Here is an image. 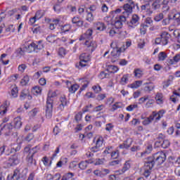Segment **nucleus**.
<instances>
[{
	"label": "nucleus",
	"instance_id": "f257e3e1",
	"mask_svg": "<svg viewBox=\"0 0 180 180\" xmlns=\"http://www.w3.org/2000/svg\"><path fill=\"white\" fill-rule=\"evenodd\" d=\"M136 6L137 9H139V6L136 4H135L132 0H128L127 3L123 6V15H118L115 17L114 20L115 28L120 29L122 27L123 22H126L127 20V16H129L132 13V10L134 9Z\"/></svg>",
	"mask_w": 180,
	"mask_h": 180
},
{
	"label": "nucleus",
	"instance_id": "f03ea898",
	"mask_svg": "<svg viewBox=\"0 0 180 180\" xmlns=\"http://www.w3.org/2000/svg\"><path fill=\"white\" fill-rule=\"evenodd\" d=\"M93 32V30L89 29L84 34L80 36V38H79L80 41H82V40H86L84 45L87 48V51L91 53H93L98 47V44L96 41L88 40L92 38Z\"/></svg>",
	"mask_w": 180,
	"mask_h": 180
},
{
	"label": "nucleus",
	"instance_id": "7ed1b4c3",
	"mask_svg": "<svg viewBox=\"0 0 180 180\" xmlns=\"http://www.w3.org/2000/svg\"><path fill=\"white\" fill-rule=\"evenodd\" d=\"M56 96H57V93L56 91H49L48 98L46 100V106H45V113L46 115V118L48 119H51L52 117L53 101L51 99V98H55Z\"/></svg>",
	"mask_w": 180,
	"mask_h": 180
},
{
	"label": "nucleus",
	"instance_id": "20e7f679",
	"mask_svg": "<svg viewBox=\"0 0 180 180\" xmlns=\"http://www.w3.org/2000/svg\"><path fill=\"white\" fill-rule=\"evenodd\" d=\"M111 48H112V51H111V57L112 63L116 61L123 51V48H119L117 45V41H112L110 45Z\"/></svg>",
	"mask_w": 180,
	"mask_h": 180
},
{
	"label": "nucleus",
	"instance_id": "39448f33",
	"mask_svg": "<svg viewBox=\"0 0 180 180\" xmlns=\"http://www.w3.org/2000/svg\"><path fill=\"white\" fill-rule=\"evenodd\" d=\"M155 162L153 157H148V161L145 162L144 169L145 172L143 176L147 179L151 172V170L154 167Z\"/></svg>",
	"mask_w": 180,
	"mask_h": 180
},
{
	"label": "nucleus",
	"instance_id": "423d86ee",
	"mask_svg": "<svg viewBox=\"0 0 180 180\" xmlns=\"http://www.w3.org/2000/svg\"><path fill=\"white\" fill-rule=\"evenodd\" d=\"M169 41V34L167 32H162L160 36L155 39L156 45L166 46Z\"/></svg>",
	"mask_w": 180,
	"mask_h": 180
},
{
	"label": "nucleus",
	"instance_id": "0eeeda50",
	"mask_svg": "<svg viewBox=\"0 0 180 180\" xmlns=\"http://www.w3.org/2000/svg\"><path fill=\"white\" fill-rule=\"evenodd\" d=\"M153 158V161L158 165H160L165 162L166 160V155L165 153L164 152H158L157 153L155 154L154 156H152Z\"/></svg>",
	"mask_w": 180,
	"mask_h": 180
},
{
	"label": "nucleus",
	"instance_id": "6e6552de",
	"mask_svg": "<svg viewBox=\"0 0 180 180\" xmlns=\"http://www.w3.org/2000/svg\"><path fill=\"white\" fill-rule=\"evenodd\" d=\"M91 61V56L89 53H82L80 55V63L79 65L81 67H86L89 65V63Z\"/></svg>",
	"mask_w": 180,
	"mask_h": 180
},
{
	"label": "nucleus",
	"instance_id": "1a4fd4ad",
	"mask_svg": "<svg viewBox=\"0 0 180 180\" xmlns=\"http://www.w3.org/2000/svg\"><path fill=\"white\" fill-rule=\"evenodd\" d=\"M24 52L31 53L32 52H35V44L34 42H32L30 44L25 46L22 49H20L19 54L23 55Z\"/></svg>",
	"mask_w": 180,
	"mask_h": 180
},
{
	"label": "nucleus",
	"instance_id": "9d476101",
	"mask_svg": "<svg viewBox=\"0 0 180 180\" xmlns=\"http://www.w3.org/2000/svg\"><path fill=\"white\" fill-rule=\"evenodd\" d=\"M165 113V110H161L158 112L153 111L150 115V119L152 121H155V122L160 121L162 117H164V114Z\"/></svg>",
	"mask_w": 180,
	"mask_h": 180
},
{
	"label": "nucleus",
	"instance_id": "9b49d317",
	"mask_svg": "<svg viewBox=\"0 0 180 180\" xmlns=\"http://www.w3.org/2000/svg\"><path fill=\"white\" fill-rule=\"evenodd\" d=\"M13 129V126L11 123H8L6 124L2 123L0 125V136L4 134L5 135H8V134Z\"/></svg>",
	"mask_w": 180,
	"mask_h": 180
},
{
	"label": "nucleus",
	"instance_id": "f8f14e48",
	"mask_svg": "<svg viewBox=\"0 0 180 180\" xmlns=\"http://www.w3.org/2000/svg\"><path fill=\"white\" fill-rule=\"evenodd\" d=\"M162 134H160L159 136L158 140L155 142V146H157V147H162L163 149H166L167 148V147H169V141L167 139H162Z\"/></svg>",
	"mask_w": 180,
	"mask_h": 180
},
{
	"label": "nucleus",
	"instance_id": "ddd939ff",
	"mask_svg": "<svg viewBox=\"0 0 180 180\" xmlns=\"http://www.w3.org/2000/svg\"><path fill=\"white\" fill-rule=\"evenodd\" d=\"M65 83L68 88L69 92L71 94H75L79 88V86L77 84H72L71 82L68 80H66Z\"/></svg>",
	"mask_w": 180,
	"mask_h": 180
},
{
	"label": "nucleus",
	"instance_id": "4468645a",
	"mask_svg": "<svg viewBox=\"0 0 180 180\" xmlns=\"http://www.w3.org/2000/svg\"><path fill=\"white\" fill-rule=\"evenodd\" d=\"M139 24V17L136 14L133 15L130 22L128 24L129 27L131 28H134Z\"/></svg>",
	"mask_w": 180,
	"mask_h": 180
},
{
	"label": "nucleus",
	"instance_id": "2eb2a0df",
	"mask_svg": "<svg viewBox=\"0 0 180 180\" xmlns=\"http://www.w3.org/2000/svg\"><path fill=\"white\" fill-rule=\"evenodd\" d=\"M155 100L158 105L162 106V105H164V101H165V97H164L162 93H156Z\"/></svg>",
	"mask_w": 180,
	"mask_h": 180
},
{
	"label": "nucleus",
	"instance_id": "dca6fc26",
	"mask_svg": "<svg viewBox=\"0 0 180 180\" xmlns=\"http://www.w3.org/2000/svg\"><path fill=\"white\" fill-rule=\"evenodd\" d=\"M141 13L146 14L148 15H151L153 14V11L151 10V6L150 4H146L141 6Z\"/></svg>",
	"mask_w": 180,
	"mask_h": 180
},
{
	"label": "nucleus",
	"instance_id": "f3484780",
	"mask_svg": "<svg viewBox=\"0 0 180 180\" xmlns=\"http://www.w3.org/2000/svg\"><path fill=\"white\" fill-rule=\"evenodd\" d=\"M19 162H20V160L18 159V155H13L11 157H10V158H8V165L11 167V166L18 165Z\"/></svg>",
	"mask_w": 180,
	"mask_h": 180
},
{
	"label": "nucleus",
	"instance_id": "a211bd4d",
	"mask_svg": "<svg viewBox=\"0 0 180 180\" xmlns=\"http://www.w3.org/2000/svg\"><path fill=\"white\" fill-rule=\"evenodd\" d=\"M60 104L58 105V109L63 110H64V108L68 105L69 102L67 101V98L64 94H62V96L60 98Z\"/></svg>",
	"mask_w": 180,
	"mask_h": 180
},
{
	"label": "nucleus",
	"instance_id": "6ab92c4d",
	"mask_svg": "<svg viewBox=\"0 0 180 180\" xmlns=\"http://www.w3.org/2000/svg\"><path fill=\"white\" fill-rule=\"evenodd\" d=\"M103 138L102 136H99L96 140V147L92 148L91 149V151L94 153H97L98 151L99 148L101 147V146L103 145Z\"/></svg>",
	"mask_w": 180,
	"mask_h": 180
},
{
	"label": "nucleus",
	"instance_id": "aec40b11",
	"mask_svg": "<svg viewBox=\"0 0 180 180\" xmlns=\"http://www.w3.org/2000/svg\"><path fill=\"white\" fill-rule=\"evenodd\" d=\"M20 172L19 169H15L13 174H10L8 176V180H19L20 179Z\"/></svg>",
	"mask_w": 180,
	"mask_h": 180
},
{
	"label": "nucleus",
	"instance_id": "412c9836",
	"mask_svg": "<svg viewBox=\"0 0 180 180\" xmlns=\"http://www.w3.org/2000/svg\"><path fill=\"white\" fill-rule=\"evenodd\" d=\"M180 60V53L176 54L173 59H167V62L169 65H174L175 63H179Z\"/></svg>",
	"mask_w": 180,
	"mask_h": 180
},
{
	"label": "nucleus",
	"instance_id": "4be33fe9",
	"mask_svg": "<svg viewBox=\"0 0 180 180\" xmlns=\"http://www.w3.org/2000/svg\"><path fill=\"white\" fill-rule=\"evenodd\" d=\"M34 46L35 53H39L44 49V44L42 40L37 41Z\"/></svg>",
	"mask_w": 180,
	"mask_h": 180
},
{
	"label": "nucleus",
	"instance_id": "5701e85b",
	"mask_svg": "<svg viewBox=\"0 0 180 180\" xmlns=\"http://www.w3.org/2000/svg\"><path fill=\"white\" fill-rule=\"evenodd\" d=\"M94 27L98 31H103L106 29V27L103 22L97 21L94 22Z\"/></svg>",
	"mask_w": 180,
	"mask_h": 180
},
{
	"label": "nucleus",
	"instance_id": "b1692460",
	"mask_svg": "<svg viewBox=\"0 0 180 180\" xmlns=\"http://www.w3.org/2000/svg\"><path fill=\"white\" fill-rule=\"evenodd\" d=\"M13 124H14V127L15 129H20L22 125L21 117H17L14 118Z\"/></svg>",
	"mask_w": 180,
	"mask_h": 180
},
{
	"label": "nucleus",
	"instance_id": "393cba45",
	"mask_svg": "<svg viewBox=\"0 0 180 180\" xmlns=\"http://www.w3.org/2000/svg\"><path fill=\"white\" fill-rule=\"evenodd\" d=\"M142 84H143V81L138 80L128 85V87L132 89H137L142 85Z\"/></svg>",
	"mask_w": 180,
	"mask_h": 180
},
{
	"label": "nucleus",
	"instance_id": "a878e982",
	"mask_svg": "<svg viewBox=\"0 0 180 180\" xmlns=\"http://www.w3.org/2000/svg\"><path fill=\"white\" fill-rule=\"evenodd\" d=\"M39 150V146H35L34 148H32L30 150L31 155H30L29 158V162L32 163V160H33V156L35 153H37Z\"/></svg>",
	"mask_w": 180,
	"mask_h": 180
},
{
	"label": "nucleus",
	"instance_id": "bb28decb",
	"mask_svg": "<svg viewBox=\"0 0 180 180\" xmlns=\"http://www.w3.org/2000/svg\"><path fill=\"white\" fill-rule=\"evenodd\" d=\"M72 23L77 25L79 27H82L84 25V21L80 19L79 17L75 16L72 20Z\"/></svg>",
	"mask_w": 180,
	"mask_h": 180
},
{
	"label": "nucleus",
	"instance_id": "cd10ccee",
	"mask_svg": "<svg viewBox=\"0 0 180 180\" xmlns=\"http://www.w3.org/2000/svg\"><path fill=\"white\" fill-rule=\"evenodd\" d=\"M152 151H153V146L152 145H149L148 146V147H146V150H145L144 152L141 153V158L146 157V155L150 154Z\"/></svg>",
	"mask_w": 180,
	"mask_h": 180
},
{
	"label": "nucleus",
	"instance_id": "c85d7f7f",
	"mask_svg": "<svg viewBox=\"0 0 180 180\" xmlns=\"http://www.w3.org/2000/svg\"><path fill=\"white\" fill-rule=\"evenodd\" d=\"M59 22H60V20L59 19H56V20H53L51 24H49V29L51 30H55L59 25Z\"/></svg>",
	"mask_w": 180,
	"mask_h": 180
},
{
	"label": "nucleus",
	"instance_id": "c756f323",
	"mask_svg": "<svg viewBox=\"0 0 180 180\" xmlns=\"http://www.w3.org/2000/svg\"><path fill=\"white\" fill-rule=\"evenodd\" d=\"M30 95V93L29 91V89H23L20 95V98L21 100H25L27 96Z\"/></svg>",
	"mask_w": 180,
	"mask_h": 180
},
{
	"label": "nucleus",
	"instance_id": "7c9ffc66",
	"mask_svg": "<svg viewBox=\"0 0 180 180\" xmlns=\"http://www.w3.org/2000/svg\"><path fill=\"white\" fill-rule=\"evenodd\" d=\"M89 84V82L87 79H82V86L80 87V92L85 91Z\"/></svg>",
	"mask_w": 180,
	"mask_h": 180
},
{
	"label": "nucleus",
	"instance_id": "2f4dec72",
	"mask_svg": "<svg viewBox=\"0 0 180 180\" xmlns=\"http://www.w3.org/2000/svg\"><path fill=\"white\" fill-rule=\"evenodd\" d=\"M61 175L60 174H56L54 176L52 174L46 175V180H60Z\"/></svg>",
	"mask_w": 180,
	"mask_h": 180
},
{
	"label": "nucleus",
	"instance_id": "473e14b6",
	"mask_svg": "<svg viewBox=\"0 0 180 180\" xmlns=\"http://www.w3.org/2000/svg\"><path fill=\"white\" fill-rule=\"evenodd\" d=\"M30 81V78L29 76L25 75L23 77V78L21 79L20 84L21 86H27L29 84V82Z\"/></svg>",
	"mask_w": 180,
	"mask_h": 180
},
{
	"label": "nucleus",
	"instance_id": "72a5a7b5",
	"mask_svg": "<svg viewBox=\"0 0 180 180\" xmlns=\"http://www.w3.org/2000/svg\"><path fill=\"white\" fill-rule=\"evenodd\" d=\"M89 164L88 160L81 161L80 163H79V168L82 170H84L88 167Z\"/></svg>",
	"mask_w": 180,
	"mask_h": 180
},
{
	"label": "nucleus",
	"instance_id": "f704fd0d",
	"mask_svg": "<svg viewBox=\"0 0 180 180\" xmlns=\"http://www.w3.org/2000/svg\"><path fill=\"white\" fill-rule=\"evenodd\" d=\"M162 4V3L161 2V1L160 0H156L155 1H154L152 4V8L153 9H160V8H161V5Z\"/></svg>",
	"mask_w": 180,
	"mask_h": 180
},
{
	"label": "nucleus",
	"instance_id": "c9c22d12",
	"mask_svg": "<svg viewBox=\"0 0 180 180\" xmlns=\"http://www.w3.org/2000/svg\"><path fill=\"white\" fill-rule=\"evenodd\" d=\"M41 91H42V89L39 86H35L32 89V92L36 96L40 95L41 94Z\"/></svg>",
	"mask_w": 180,
	"mask_h": 180
},
{
	"label": "nucleus",
	"instance_id": "e433bc0d",
	"mask_svg": "<svg viewBox=\"0 0 180 180\" xmlns=\"http://www.w3.org/2000/svg\"><path fill=\"white\" fill-rule=\"evenodd\" d=\"M86 20L89 22H92L94 20V16L91 12L86 11Z\"/></svg>",
	"mask_w": 180,
	"mask_h": 180
},
{
	"label": "nucleus",
	"instance_id": "4c0bfd02",
	"mask_svg": "<svg viewBox=\"0 0 180 180\" xmlns=\"http://www.w3.org/2000/svg\"><path fill=\"white\" fill-rule=\"evenodd\" d=\"M180 97V94L179 93H177V91L175 90L173 91V94L172 96L170 97V100L176 103L177 101V98Z\"/></svg>",
	"mask_w": 180,
	"mask_h": 180
},
{
	"label": "nucleus",
	"instance_id": "58836bf2",
	"mask_svg": "<svg viewBox=\"0 0 180 180\" xmlns=\"http://www.w3.org/2000/svg\"><path fill=\"white\" fill-rule=\"evenodd\" d=\"M75 174L69 172L63 175L61 180H72Z\"/></svg>",
	"mask_w": 180,
	"mask_h": 180
},
{
	"label": "nucleus",
	"instance_id": "ea45409f",
	"mask_svg": "<svg viewBox=\"0 0 180 180\" xmlns=\"http://www.w3.org/2000/svg\"><path fill=\"white\" fill-rule=\"evenodd\" d=\"M141 119L143 120V124L145 126L150 124L153 122L150 116H149L148 117H143V116H141Z\"/></svg>",
	"mask_w": 180,
	"mask_h": 180
},
{
	"label": "nucleus",
	"instance_id": "a19ab883",
	"mask_svg": "<svg viewBox=\"0 0 180 180\" xmlns=\"http://www.w3.org/2000/svg\"><path fill=\"white\" fill-rule=\"evenodd\" d=\"M6 112H7V107L5 105H2L0 107V117H2L4 115H6Z\"/></svg>",
	"mask_w": 180,
	"mask_h": 180
},
{
	"label": "nucleus",
	"instance_id": "79ce46f5",
	"mask_svg": "<svg viewBox=\"0 0 180 180\" xmlns=\"http://www.w3.org/2000/svg\"><path fill=\"white\" fill-rule=\"evenodd\" d=\"M129 82V75H124L122 76L120 80V83L122 85H126Z\"/></svg>",
	"mask_w": 180,
	"mask_h": 180
},
{
	"label": "nucleus",
	"instance_id": "37998d69",
	"mask_svg": "<svg viewBox=\"0 0 180 180\" xmlns=\"http://www.w3.org/2000/svg\"><path fill=\"white\" fill-rule=\"evenodd\" d=\"M44 15V13L42 11H37L34 18L37 20H39L41 18H42Z\"/></svg>",
	"mask_w": 180,
	"mask_h": 180
},
{
	"label": "nucleus",
	"instance_id": "c03bdc74",
	"mask_svg": "<svg viewBox=\"0 0 180 180\" xmlns=\"http://www.w3.org/2000/svg\"><path fill=\"white\" fill-rule=\"evenodd\" d=\"M18 86H13L11 89V96L13 98H17L18 97Z\"/></svg>",
	"mask_w": 180,
	"mask_h": 180
},
{
	"label": "nucleus",
	"instance_id": "a18cd8bd",
	"mask_svg": "<svg viewBox=\"0 0 180 180\" xmlns=\"http://www.w3.org/2000/svg\"><path fill=\"white\" fill-rule=\"evenodd\" d=\"M114 128L115 125L112 123H108L105 125V130L109 133H110Z\"/></svg>",
	"mask_w": 180,
	"mask_h": 180
},
{
	"label": "nucleus",
	"instance_id": "49530a36",
	"mask_svg": "<svg viewBox=\"0 0 180 180\" xmlns=\"http://www.w3.org/2000/svg\"><path fill=\"white\" fill-rule=\"evenodd\" d=\"M167 58V54L165 53V52L162 51L160 52L158 54V60L160 61H164L165 60V58Z\"/></svg>",
	"mask_w": 180,
	"mask_h": 180
},
{
	"label": "nucleus",
	"instance_id": "de8ad7c7",
	"mask_svg": "<svg viewBox=\"0 0 180 180\" xmlns=\"http://www.w3.org/2000/svg\"><path fill=\"white\" fill-rule=\"evenodd\" d=\"M57 39V37L55 35H49L46 37V41H49V43H55V41Z\"/></svg>",
	"mask_w": 180,
	"mask_h": 180
},
{
	"label": "nucleus",
	"instance_id": "09e8293b",
	"mask_svg": "<svg viewBox=\"0 0 180 180\" xmlns=\"http://www.w3.org/2000/svg\"><path fill=\"white\" fill-rule=\"evenodd\" d=\"M122 108V103H115L114 105H112V108H111V110L112 112H115V110H117L118 108Z\"/></svg>",
	"mask_w": 180,
	"mask_h": 180
},
{
	"label": "nucleus",
	"instance_id": "8fccbe9b",
	"mask_svg": "<svg viewBox=\"0 0 180 180\" xmlns=\"http://www.w3.org/2000/svg\"><path fill=\"white\" fill-rule=\"evenodd\" d=\"M164 18V14H162V13L156 15L155 17H154V20L155 22H160L162 19Z\"/></svg>",
	"mask_w": 180,
	"mask_h": 180
},
{
	"label": "nucleus",
	"instance_id": "3c124183",
	"mask_svg": "<svg viewBox=\"0 0 180 180\" xmlns=\"http://www.w3.org/2000/svg\"><path fill=\"white\" fill-rule=\"evenodd\" d=\"M18 78H19V75L14 74V75H12L11 76H10V77H8V79H10V82H15L18 80Z\"/></svg>",
	"mask_w": 180,
	"mask_h": 180
},
{
	"label": "nucleus",
	"instance_id": "603ef678",
	"mask_svg": "<svg viewBox=\"0 0 180 180\" xmlns=\"http://www.w3.org/2000/svg\"><path fill=\"white\" fill-rule=\"evenodd\" d=\"M129 169H130V163L129 162H126V163H124V165L122 169H121L122 173H125L127 170H129Z\"/></svg>",
	"mask_w": 180,
	"mask_h": 180
},
{
	"label": "nucleus",
	"instance_id": "864d4df0",
	"mask_svg": "<svg viewBox=\"0 0 180 180\" xmlns=\"http://www.w3.org/2000/svg\"><path fill=\"white\" fill-rule=\"evenodd\" d=\"M70 29H71V27H70V25H69V24H66L65 25H63L60 27V30H61L62 32H68Z\"/></svg>",
	"mask_w": 180,
	"mask_h": 180
},
{
	"label": "nucleus",
	"instance_id": "5fc2aeb1",
	"mask_svg": "<svg viewBox=\"0 0 180 180\" xmlns=\"http://www.w3.org/2000/svg\"><path fill=\"white\" fill-rule=\"evenodd\" d=\"M31 150L32 149H30V146H26L24 148V153H28V155H27L28 162H29V158H30V155H32V153H30Z\"/></svg>",
	"mask_w": 180,
	"mask_h": 180
},
{
	"label": "nucleus",
	"instance_id": "6e6d98bb",
	"mask_svg": "<svg viewBox=\"0 0 180 180\" xmlns=\"http://www.w3.org/2000/svg\"><path fill=\"white\" fill-rule=\"evenodd\" d=\"M131 46V41H127L125 44L121 47L122 48V51L124 52L127 49H128Z\"/></svg>",
	"mask_w": 180,
	"mask_h": 180
},
{
	"label": "nucleus",
	"instance_id": "4d7b16f0",
	"mask_svg": "<svg viewBox=\"0 0 180 180\" xmlns=\"http://www.w3.org/2000/svg\"><path fill=\"white\" fill-rule=\"evenodd\" d=\"M92 89L96 94H98L102 90L101 87L99 85H94L92 86Z\"/></svg>",
	"mask_w": 180,
	"mask_h": 180
},
{
	"label": "nucleus",
	"instance_id": "13d9d810",
	"mask_svg": "<svg viewBox=\"0 0 180 180\" xmlns=\"http://www.w3.org/2000/svg\"><path fill=\"white\" fill-rule=\"evenodd\" d=\"M134 76L136 77V78H141L142 77V72L139 69H136L134 70Z\"/></svg>",
	"mask_w": 180,
	"mask_h": 180
},
{
	"label": "nucleus",
	"instance_id": "bf43d9fd",
	"mask_svg": "<svg viewBox=\"0 0 180 180\" xmlns=\"http://www.w3.org/2000/svg\"><path fill=\"white\" fill-rule=\"evenodd\" d=\"M105 108L104 105H100L94 108V112H101V110H103Z\"/></svg>",
	"mask_w": 180,
	"mask_h": 180
},
{
	"label": "nucleus",
	"instance_id": "052dcab7",
	"mask_svg": "<svg viewBox=\"0 0 180 180\" xmlns=\"http://www.w3.org/2000/svg\"><path fill=\"white\" fill-rule=\"evenodd\" d=\"M150 98V96H145L139 98V101L140 103H143L146 101H147L148 100H149Z\"/></svg>",
	"mask_w": 180,
	"mask_h": 180
},
{
	"label": "nucleus",
	"instance_id": "680f3d73",
	"mask_svg": "<svg viewBox=\"0 0 180 180\" xmlns=\"http://www.w3.org/2000/svg\"><path fill=\"white\" fill-rule=\"evenodd\" d=\"M154 86L152 85H146L144 87L145 92H150L153 90Z\"/></svg>",
	"mask_w": 180,
	"mask_h": 180
},
{
	"label": "nucleus",
	"instance_id": "e2e57ef3",
	"mask_svg": "<svg viewBox=\"0 0 180 180\" xmlns=\"http://www.w3.org/2000/svg\"><path fill=\"white\" fill-rule=\"evenodd\" d=\"M94 175H96L98 177H103V174L102 171H100L98 169L94 170Z\"/></svg>",
	"mask_w": 180,
	"mask_h": 180
},
{
	"label": "nucleus",
	"instance_id": "0e129e2a",
	"mask_svg": "<svg viewBox=\"0 0 180 180\" xmlns=\"http://www.w3.org/2000/svg\"><path fill=\"white\" fill-rule=\"evenodd\" d=\"M44 165L45 166H50L51 164V160H50L48 158L45 157L43 159Z\"/></svg>",
	"mask_w": 180,
	"mask_h": 180
},
{
	"label": "nucleus",
	"instance_id": "69168bd1",
	"mask_svg": "<svg viewBox=\"0 0 180 180\" xmlns=\"http://www.w3.org/2000/svg\"><path fill=\"white\" fill-rule=\"evenodd\" d=\"M110 71L112 73H116L119 71V68L115 65H111L110 67Z\"/></svg>",
	"mask_w": 180,
	"mask_h": 180
},
{
	"label": "nucleus",
	"instance_id": "338daca9",
	"mask_svg": "<svg viewBox=\"0 0 180 180\" xmlns=\"http://www.w3.org/2000/svg\"><path fill=\"white\" fill-rule=\"evenodd\" d=\"M155 101L153 99L148 98V102H146V104L145 105L146 108H150L151 105L154 104Z\"/></svg>",
	"mask_w": 180,
	"mask_h": 180
},
{
	"label": "nucleus",
	"instance_id": "774afa93",
	"mask_svg": "<svg viewBox=\"0 0 180 180\" xmlns=\"http://www.w3.org/2000/svg\"><path fill=\"white\" fill-rule=\"evenodd\" d=\"M174 19L176 20V22H177L178 25L180 24V13H176L174 15Z\"/></svg>",
	"mask_w": 180,
	"mask_h": 180
}]
</instances>
